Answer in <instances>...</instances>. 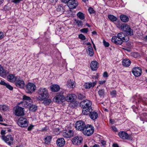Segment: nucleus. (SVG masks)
I'll list each match as a JSON object with an SVG mask.
<instances>
[{"instance_id":"15","label":"nucleus","mask_w":147,"mask_h":147,"mask_svg":"<svg viewBox=\"0 0 147 147\" xmlns=\"http://www.w3.org/2000/svg\"><path fill=\"white\" fill-rule=\"evenodd\" d=\"M118 39H120L123 40V42H127L129 40V37L127 36H125L123 32L119 33L117 35Z\"/></svg>"},{"instance_id":"29","label":"nucleus","mask_w":147,"mask_h":147,"mask_svg":"<svg viewBox=\"0 0 147 147\" xmlns=\"http://www.w3.org/2000/svg\"><path fill=\"white\" fill-rule=\"evenodd\" d=\"M51 89L52 91L53 92H57L58 91L60 87L59 85L57 84L51 86Z\"/></svg>"},{"instance_id":"48","label":"nucleus","mask_w":147,"mask_h":147,"mask_svg":"<svg viewBox=\"0 0 147 147\" xmlns=\"http://www.w3.org/2000/svg\"><path fill=\"white\" fill-rule=\"evenodd\" d=\"M103 43L105 47H108L109 45V43L106 42L104 40H103Z\"/></svg>"},{"instance_id":"63","label":"nucleus","mask_w":147,"mask_h":147,"mask_svg":"<svg viewBox=\"0 0 147 147\" xmlns=\"http://www.w3.org/2000/svg\"><path fill=\"white\" fill-rule=\"evenodd\" d=\"M92 33L93 34L97 35V33H96V32L95 31L92 32Z\"/></svg>"},{"instance_id":"6","label":"nucleus","mask_w":147,"mask_h":147,"mask_svg":"<svg viewBox=\"0 0 147 147\" xmlns=\"http://www.w3.org/2000/svg\"><path fill=\"white\" fill-rule=\"evenodd\" d=\"M28 122L27 119L23 117H20L18 120L17 123L20 127H26L28 125Z\"/></svg>"},{"instance_id":"13","label":"nucleus","mask_w":147,"mask_h":147,"mask_svg":"<svg viewBox=\"0 0 147 147\" xmlns=\"http://www.w3.org/2000/svg\"><path fill=\"white\" fill-rule=\"evenodd\" d=\"M3 139L9 145H10L13 143V139L11 135H9L7 136H2Z\"/></svg>"},{"instance_id":"30","label":"nucleus","mask_w":147,"mask_h":147,"mask_svg":"<svg viewBox=\"0 0 147 147\" xmlns=\"http://www.w3.org/2000/svg\"><path fill=\"white\" fill-rule=\"evenodd\" d=\"M131 61L128 59H125L123 60L122 61V64L125 66H129L131 64Z\"/></svg>"},{"instance_id":"41","label":"nucleus","mask_w":147,"mask_h":147,"mask_svg":"<svg viewBox=\"0 0 147 147\" xmlns=\"http://www.w3.org/2000/svg\"><path fill=\"white\" fill-rule=\"evenodd\" d=\"M51 102V100L50 99H47L44 100L43 103L45 105H48L50 104Z\"/></svg>"},{"instance_id":"10","label":"nucleus","mask_w":147,"mask_h":147,"mask_svg":"<svg viewBox=\"0 0 147 147\" xmlns=\"http://www.w3.org/2000/svg\"><path fill=\"white\" fill-rule=\"evenodd\" d=\"M83 139L80 136H77L74 138L72 140V142L73 144L75 145H79L82 143Z\"/></svg>"},{"instance_id":"60","label":"nucleus","mask_w":147,"mask_h":147,"mask_svg":"<svg viewBox=\"0 0 147 147\" xmlns=\"http://www.w3.org/2000/svg\"><path fill=\"white\" fill-rule=\"evenodd\" d=\"M69 0H62L61 1L62 2L64 3H68Z\"/></svg>"},{"instance_id":"32","label":"nucleus","mask_w":147,"mask_h":147,"mask_svg":"<svg viewBox=\"0 0 147 147\" xmlns=\"http://www.w3.org/2000/svg\"><path fill=\"white\" fill-rule=\"evenodd\" d=\"M82 109V113L84 115H88L90 114V112L92 110V108L90 109L86 108Z\"/></svg>"},{"instance_id":"61","label":"nucleus","mask_w":147,"mask_h":147,"mask_svg":"<svg viewBox=\"0 0 147 147\" xmlns=\"http://www.w3.org/2000/svg\"><path fill=\"white\" fill-rule=\"evenodd\" d=\"M113 147H119L118 144L116 143L113 144Z\"/></svg>"},{"instance_id":"47","label":"nucleus","mask_w":147,"mask_h":147,"mask_svg":"<svg viewBox=\"0 0 147 147\" xmlns=\"http://www.w3.org/2000/svg\"><path fill=\"white\" fill-rule=\"evenodd\" d=\"M88 11L90 13H93L95 12L94 10L91 7H90L89 8Z\"/></svg>"},{"instance_id":"35","label":"nucleus","mask_w":147,"mask_h":147,"mask_svg":"<svg viewBox=\"0 0 147 147\" xmlns=\"http://www.w3.org/2000/svg\"><path fill=\"white\" fill-rule=\"evenodd\" d=\"M108 17L109 20L112 22H115L117 20V18L112 15H109Z\"/></svg>"},{"instance_id":"55","label":"nucleus","mask_w":147,"mask_h":147,"mask_svg":"<svg viewBox=\"0 0 147 147\" xmlns=\"http://www.w3.org/2000/svg\"><path fill=\"white\" fill-rule=\"evenodd\" d=\"M108 74L107 72H105L103 74V76L105 78H107L108 77Z\"/></svg>"},{"instance_id":"49","label":"nucleus","mask_w":147,"mask_h":147,"mask_svg":"<svg viewBox=\"0 0 147 147\" xmlns=\"http://www.w3.org/2000/svg\"><path fill=\"white\" fill-rule=\"evenodd\" d=\"M5 86L6 88H7L10 90H13V87L8 84H7V85H6Z\"/></svg>"},{"instance_id":"11","label":"nucleus","mask_w":147,"mask_h":147,"mask_svg":"<svg viewBox=\"0 0 147 147\" xmlns=\"http://www.w3.org/2000/svg\"><path fill=\"white\" fill-rule=\"evenodd\" d=\"M118 135L120 138L124 140L132 139L131 136L129 135L127 133L124 131L119 132Z\"/></svg>"},{"instance_id":"40","label":"nucleus","mask_w":147,"mask_h":147,"mask_svg":"<svg viewBox=\"0 0 147 147\" xmlns=\"http://www.w3.org/2000/svg\"><path fill=\"white\" fill-rule=\"evenodd\" d=\"M86 98L85 94H79L78 95V98L79 99L82 100Z\"/></svg>"},{"instance_id":"59","label":"nucleus","mask_w":147,"mask_h":147,"mask_svg":"<svg viewBox=\"0 0 147 147\" xmlns=\"http://www.w3.org/2000/svg\"><path fill=\"white\" fill-rule=\"evenodd\" d=\"M101 143L103 145H104L106 144V142L103 140H101Z\"/></svg>"},{"instance_id":"22","label":"nucleus","mask_w":147,"mask_h":147,"mask_svg":"<svg viewBox=\"0 0 147 147\" xmlns=\"http://www.w3.org/2000/svg\"><path fill=\"white\" fill-rule=\"evenodd\" d=\"M97 81L95 80L94 81L92 82H86L85 83V84L84 85V87L87 89H89L91 87H94L96 84Z\"/></svg>"},{"instance_id":"16","label":"nucleus","mask_w":147,"mask_h":147,"mask_svg":"<svg viewBox=\"0 0 147 147\" xmlns=\"http://www.w3.org/2000/svg\"><path fill=\"white\" fill-rule=\"evenodd\" d=\"M76 98V96L74 94H69L65 97V100L69 102H73L75 100Z\"/></svg>"},{"instance_id":"17","label":"nucleus","mask_w":147,"mask_h":147,"mask_svg":"<svg viewBox=\"0 0 147 147\" xmlns=\"http://www.w3.org/2000/svg\"><path fill=\"white\" fill-rule=\"evenodd\" d=\"M15 82L16 86L20 88H23L25 85V83L24 81L21 80V78L19 77H18Z\"/></svg>"},{"instance_id":"33","label":"nucleus","mask_w":147,"mask_h":147,"mask_svg":"<svg viewBox=\"0 0 147 147\" xmlns=\"http://www.w3.org/2000/svg\"><path fill=\"white\" fill-rule=\"evenodd\" d=\"M67 85L69 88H73L75 87L74 82L71 80L68 81Z\"/></svg>"},{"instance_id":"53","label":"nucleus","mask_w":147,"mask_h":147,"mask_svg":"<svg viewBox=\"0 0 147 147\" xmlns=\"http://www.w3.org/2000/svg\"><path fill=\"white\" fill-rule=\"evenodd\" d=\"M34 126V125H30L28 128V130L29 131H31L32 129Z\"/></svg>"},{"instance_id":"20","label":"nucleus","mask_w":147,"mask_h":147,"mask_svg":"<svg viewBox=\"0 0 147 147\" xmlns=\"http://www.w3.org/2000/svg\"><path fill=\"white\" fill-rule=\"evenodd\" d=\"M112 42L118 45H120L122 44L123 41L120 39H118V37L113 36L112 37Z\"/></svg>"},{"instance_id":"21","label":"nucleus","mask_w":147,"mask_h":147,"mask_svg":"<svg viewBox=\"0 0 147 147\" xmlns=\"http://www.w3.org/2000/svg\"><path fill=\"white\" fill-rule=\"evenodd\" d=\"M56 144L59 147H63L65 144V141L63 138H58L56 141Z\"/></svg>"},{"instance_id":"50","label":"nucleus","mask_w":147,"mask_h":147,"mask_svg":"<svg viewBox=\"0 0 147 147\" xmlns=\"http://www.w3.org/2000/svg\"><path fill=\"white\" fill-rule=\"evenodd\" d=\"M116 94V92L115 90H113L111 92V94L112 96V97L115 96Z\"/></svg>"},{"instance_id":"38","label":"nucleus","mask_w":147,"mask_h":147,"mask_svg":"<svg viewBox=\"0 0 147 147\" xmlns=\"http://www.w3.org/2000/svg\"><path fill=\"white\" fill-rule=\"evenodd\" d=\"M98 94L100 97H104L105 94V90L101 89L98 91Z\"/></svg>"},{"instance_id":"25","label":"nucleus","mask_w":147,"mask_h":147,"mask_svg":"<svg viewBox=\"0 0 147 147\" xmlns=\"http://www.w3.org/2000/svg\"><path fill=\"white\" fill-rule=\"evenodd\" d=\"M138 102L139 104H142L144 105L147 104V98H142L139 97L138 99Z\"/></svg>"},{"instance_id":"18","label":"nucleus","mask_w":147,"mask_h":147,"mask_svg":"<svg viewBox=\"0 0 147 147\" xmlns=\"http://www.w3.org/2000/svg\"><path fill=\"white\" fill-rule=\"evenodd\" d=\"M67 4L69 7L72 9L75 8L78 5V2L76 0H69Z\"/></svg>"},{"instance_id":"62","label":"nucleus","mask_w":147,"mask_h":147,"mask_svg":"<svg viewBox=\"0 0 147 147\" xmlns=\"http://www.w3.org/2000/svg\"><path fill=\"white\" fill-rule=\"evenodd\" d=\"M0 121L1 122H3V119L2 118V116L1 114H0Z\"/></svg>"},{"instance_id":"42","label":"nucleus","mask_w":147,"mask_h":147,"mask_svg":"<svg viewBox=\"0 0 147 147\" xmlns=\"http://www.w3.org/2000/svg\"><path fill=\"white\" fill-rule=\"evenodd\" d=\"M75 21L77 24V25L78 26H81L83 24L81 21L79 20L78 19H75Z\"/></svg>"},{"instance_id":"64","label":"nucleus","mask_w":147,"mask_h":147,"mask_svg":"<svg viewBox=\"0 0 147 147\" xmlns=\"http://www.w3.org/2000/svg\"><path fill=\"white\" fill-rule=\"evenodd\" d=\"M99 145L98 144H95L92 147H99Z\"/></svg>"},{"instance_id":"14","label":"nucleus","mask_w":147,"mask_h":147,"mask_svg":"<svg viewBox=\"0 0 147 147\" xmlns=\"http://www.w3.org/2000/svg\"><path fill=\"white\" fill-rule=\"evenodd\" d=\"M132 72L135 76L138 77L141 75L142 73V70L140 67H136L132 69Z\"/></svg>"},{"instance_id":"34","label":"nucleus","mask_w":147,"mask_h":147,"mask_svg":"<svg viewBox=\"0 0 147 147\" xmlns=\"http://www.w3.org/2000/svg\"><path fill=\"white\" fill-rule=\"evenodd\" d=\"M52 139L51 136H46L44 139L45 143L47 144H49Z\"/></svg>"},{"instance_id":"2","label":"nucleus","mask_w":147,"mask_h":147,"mask_svg":"<svg viewBox=\"0 0 147 147\" xmlns=\"http://www.w3.org/2000/svg\"><path fill=\"white\" fill-rule=\"evenodd\" d=\"M64 92V91L62 90L57 93L56 96L53 98V101L59 103L65 100V95Z\"/></svg>"},{"instance_id":"4","label":"nucleus","mask_w":147,"mask_h":147,"mask_svg":"<svg viewBox=\"0 0 147 147\" xmlns=\"http://www.w3.org/2000/svg\"><path fill=\"white\" fill-rule=\"evenodd\" d=\"M94 132V127L90 125H87L82 132L85 135L90 136Z\"/></svg>"},{"instance_id":"3","label":"nucleus","mask_w":147,"mask_h":147,"mask_svg":"<svg viewBox=\"0 0 147 147\" xmlns=\"http://www.w3.org/2000/svg\"><path fill=\"white\" fill-rule=\"evenodd\" d=\"M120 28L122 30L126 32L129 35L131 36L133 35V30L131 29L129 25L123 24L121 26Z\"/></svg>"},{"instance_id":"46","label":"nucleus","mask_w":147,"mask_h":147,"mask_svg":"<svg viewBox=\"0 0 147 147\" xmlns=\"http://www.w3.org/2000/svg\"><path fill=\"white\" fill-rule=\"evenodd\" d=\"M88 31V28H84L80 30V31L82 33H87Z\"/></svg>"},{"instance_id":"51","label":"nucleus","mask_w":147,"mask_h":147,"mask_svg":"<svg viewBox=\"0 0 147 147\" xmlns=\"http://www.w3.org/2000/svg\"><path fill=\"white\" fill-rule=\"evenodd\" d=\"M58 0H49V2L52 4H55Z\"/></svg>"},{"instance_id":"7","label":"nucleus","mask_w":147,"mask_h":147,"mask_svg":"<svg viewBox=\"0 0 147 147\" xmlns=\"http://www.w3.org/2000/svg\"><path fill=\"white\" fill-rule=\"evenodd\" d=\"M24 108L19 106H17L13 108L14 112L15 115L17 116H22L24 115Z\"/></svg>"},{"instance_id":"31","label":"nucleus","mask_w":147,"mask_h":147,"mask_svg":"<svg viewBox=\"0 0 147 147\" xmlns=\"http://www.w3.org/2000/svg\"><path fill=\"white\" fill-rule=\"evenodd\" d=\"M120 18L122 21L125 22H127L129 20L128 17L124 15H121L120 16Z\"/></svg>"},{"instance_id":"26","label":"nucleus","mask_w":147,"mask_h":147,"mask_svg":"<svg viewBox=\"0 0 147 147\" xmlns=\"http://www.w3.org/2000/svg\"><path fill=\"white\" fill-rule=\"evenodd\" d=\"M7 74V71L4 70L2 67L0 65V76L5 78Z\"/></svg>"},{"instance_id":"19","label":"nucleus","mask_w":147,"mask_h":147,"mask_svg":"<svg viewBox=\"0 0 147 147\" xmlns=\"http://www.w3.org/2000/svg\"><path fill=\"white\" fill-rule=\"evenodd\" d=\"M19 77L16 76L13 74H10L7 76V80L12 83L15 82Z\"/></svg>"},{"instance_id":"27","label":"nucleus","mask_w":147,"mask_h":147,"mask_svg":"<svg viewBox=\"0 0 147 147\" xmlns=\"http://www.w3.org/2000/svg\"><path fill=\"white\" fill-rule=\"evenodd\" d=\"M90 117L92 119L94 120L97 119L98 115L97 113L95 111H91L89 114Z\"/></svg>"},{"instance_id":"43","label":"nucleus","mask_w":147,"mask_h":147,"mask_svg":"<svg viewBox=\"0 0 147 147\" xmlns=\"http://www.w3.org/2000/svg\"><path fill=\"white\" fill-rule=\"evenodd\" d=\"M57 11H63V9L61 4H60L58 5L57 8Z\"/></svg>"},{"instance_id":"28","label":"nucleus","mask_w":147,"mask_h":147,"mask_svg":"<svg viewBox=\"0 0 147 147\" xmlns=\"http://www.w3.org/2000/svg\"><path fill=\"white\" fill-rule=\"evenodd\" d=\"M87 53L91 57L93 55V50L91 46H89L88 47Z\"/></svg>"},{"instance_id":"39","label":"nucleus","mask_w":147,"mask_h":147,"mask_svg":"<svg viewBox=\"0 0 147 147\" xmlns=\"http://www.w3.org/2000/svg\"><path fill=\"white\" fill-rule=\"evenodd\" d=\"M8 106L5 105H0V110H2L4 111H5L8 109Z\"/></svg>"},{"instance_id":"44","label":"nucleus","mask_w":147,"mask_h":147,"mask_svg":"<svg viewBox=\"0 0 147 147\" xmlns=\"http://www.w3.org/2000/svg\"><path fill=\"white\" fill-rule=\"evenodd\" d=\"M131 55L135 58H137L139 56V55L138 53L134 52L131 53Z\"/></svg>"},{"instance_id":"12","label":"nucleus","mask_w":147,"mask_h":147,"mask_svg":"<svg viewBox=\"0 0 147 147\" xmlns=\"http://www.w3.org/2000/svg\"><path fill=\"white\" fill-rule=\"evenodd\" d=\"M23 100H26L22 102V105L23 107L26 108H28L29 105L30 103L28 102V101L29 102H32V100L30 97L26 95H24L23 96Z\"/></svg>"},{"instance_id":"24","label":"nucleus","mask_w":147,"mask_h":147,"mask_svg":"<svg viewBox=\"0 0 147 147\" xmlns=\"http://www.w3.org/2000/svg\"><path fill=\"white\" fill-rule=\"evenodd\" d=\"M98 63L96 61H92L90 65L91 69L93 71L96 70L98 67Z\"/></svg>"},{"instance_id":"52","label":"nucleus","mask_w":147,"mask_h":147,"mask_svg":"<svg viewBox=\"0 0 147 147\" xmlns=\"http://www.w3.org/2000/svg\"><path fill=\"white\" fill-rule=\"evenodd\" d=\"M7 83H6L3 80H1L0 82V84L1 85H3L4 86H6Z\"/></svg>"},{"instance_id":"5","label":"nucleus","mask_w":147,"mask_h":147,"mask_svg":"<svg viewBox=\"0 0 147 147\" xmlns=\"http://www.w3.org/2000/svg\"><path fill=\"white\" fill-rule=\"evenodd\" d=\"M26 92L28 93L32 94L36 89L35 85L32 83H28L26 86Z\"/></svg>"},{"instance_id":"58","label":"nucleus","mask_w":147,"mask_h":147,"mask_svg":"<svg viewBox=\"0 0 147 147\" xmlns=\"http://www.w3.org/2000/svg\"><path fill=\"white\" fill-rule=\"evenodd\" d=\"M5 131L4 129H2L1 130V134L2 135H4L5 133Z\"/></svg>"},{"instance_id":"1","label":"nucleus","mask_w":147,"mask_h":147,"mask_svg":"<svg viewBox=\"0 0 147 147\" xmlns=\"http://www.w3.org/2000/svg\"><path fill=\"white\" fill-rule=\"evenodd\" d=\"M38 99L42 100L47 98L49 97L48 90L45 88H40L38 91Z\"/></svg>"},{"instance_id":"36","label":"nucleus","mask_w":147,"mask_h":147,"mask_svg":"<svg viewBox=\"0 0 147 147\" xmlns=\"http://www.w3.org/2000/svg\"><path fill=\"white\" fill-rule=\"evenodd\" d=\"M37 109V107L35 105H31L29 107V110L32 112H35Z\"/></svg>"},{"instance_id":"9","label":"nucleus","mask_w":147,"mask_h":147,"mask_svg":"<svg viewBox=\"0 0 147 147\" xmlns=\"http://www.w3.org/2000/svg\"><path fill=\"white\" fill-rule=\"evenodd\" d=\"M84 122L82 121H79L76 122L75 124V127L76 129L82 132L86 126Z\"/></svg>"},{"instance_id":"57","label":"nucleus","mask_w":147,"mask_h":147,"mask_svg":"<svg viewBox=\"0 0 147 147\" xmlns=\"http://www.w3.org/2000/svg\"><path fill=\"white\" fill-rule=\"evenodd\" d=\"M112 129L113 131H114L115 132H117V128L114 126H112Z\"/></svg>"},{"instance_id":"56","label":"nucleus","mask_w":147,"mask_h":147,"mask_svg":"<svg viewBox=\"0 0 147 147\" xmlns=\"http://www.w3.org/2000/svg\"><path fill=\"white\" fill-rule=\"evenodd\" d=\"M4 36L3 33L2 32H0V40L2 39Z\"/></svg>"},{"instance_id":"54","label":"nucleus","mask_w":147,"mask_h":147,"mask_svg":"<svg viewBox=\"0 0 147 147\" xmlns=\"http://www.w3.org/2000/svg\"><path fill=\"white\" fill-rule=\"evenodd\" d=\"M22 0H13L12 2L15 3H19Z\"/></svg>"},{"instance_id":"45","label":"nucleus","mask_w":147,"mask_h":147,"mask_svg":"<svg viewBox=\"0 0 147 147\" xmlns=\"http://www.w3.org/2000/svg\"><path fill=\"white\" fill-rule=\"evenodd\" d=\"M79 38L83 40H85L86 39L85 36L82 34H80L79 35Z\"/></svg>"},{"instance_id":"8","label":"nucleus","mask_w":147,"mask_h":147,"mask_svg":"<svg viewBox=\"0 0 147 147\" xmlns=\"http://www.w3.org/2000/svg\"><path fill=\"white\" fill-rule=\"evenodd\" d=\"M92 103L90 101L88 100H84L81 102L80 103V106L82 108H88L90 109L92 108Z\"/></svg>"},{"instance_id":"37","label":"nucleus","mask_w":147,"mask_h":147,"mask_svg":"<svg viewBox=\"0 0 147 147\" xmlns=\"http://www.w3.org/2000/svg\"><path fill=\"white\" fill-rule=\"evenodd\" d=\"M77 16L80 19L84 20L85 18L84 14L83 13L80 12L77 14Z\"/></svg>"},{"instance_id":"23","label":"nucleus","mask_w":147,"mask_h":147,"mask_svg":"<svg viewBox=\"0 0 147 147\" xmlns=\"http://www.w3.org/2000/svg\"><path fill=\"white\" fill-rule=\"evenodd\" d=\"M74 132L71 130H69L68 131L63 132V136L66 138H70L73 136Z\"/></svg>"}]
</instances>
